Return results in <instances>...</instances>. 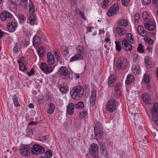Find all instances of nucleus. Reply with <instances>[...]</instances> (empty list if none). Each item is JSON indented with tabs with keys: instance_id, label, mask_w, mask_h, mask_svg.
<instances>
[{
	"instance_id": "f257e3e1",
	"label": "nucleus",
	"mask_w": 158,
	"mask_h": 158,
	"mask_svg": "<svg viewBox=\"0 0 158 158\" xmlns=\"http://www.w3.org/2000/svg\"><path fill=\"white\" fill-rule=\"evenodd\" d=\"M70 94L73 98L76 100L80 99L84 94L83 89L82 86L77 85L74 87Z\"/></svg>"
},
{
	"instance_id": "f03ea898",
	"label": "nucleus",
	"mask_w": 158,
	"mask_h": 158,
	"mask_svg": "<svg viewBox=\"0 0 158 158\" xmlns=\"http://www.w3.org/2000/svg\"><path fill=\"white\" fill-rule=\"evenodd\" d=\"M128 64L127 60L123 57H120L116 63V69L118 70H124Z\"/></svg>"
},
{
	"instance_id": "7c9ffc66",
	"label": "nucleus",
	"mask_w": 158,
	"mask_h": 158,
	"mask_svg": "<svg viewBox=\"0 0 158 158\" xmlns=\"http://www.w3.org/2000/svg\"><path fill=\"white\" fill-rule=\"evenodd\" d=\"M118 25L120 26L126 27L128 24L127 20L125 19H122L120 20L118 23Z\"/></svg>"
},
{
	"instance_id": "f704fd0d",
	"label": "nucleus",
	"mask_w": 158,
	"mask_h": 158,
	"mask_svg": "<svg viewBox=\"0 0 158 158\" xmlns=\"http://www.w3.org/2000/svg\"><path fill=\"white\" fill-rule=\"evenodd\" d=\"M126 37L127 41H128L130 43L133 44L135 43V41L132 38V34L131 33H127L126 35Z\"/></svg>"
},
{
	"instance_id": "a211bd4d",
	"label": "nucleus",
	"mask_w": 158,
	"mask_h": 158,
	"mask_svg": "<svg viewBox=\"0 0 158 158\" xmlns=\"http://www.w3.org/2000/svg\"><path fill=\"white\" fill-rule=\"evenodd\" d=\"M144 26L149 31H153L156 28V24L153 21H150L148 23H145Z\"/></svg>"
},
{
	"instance_id": "a878e982",
	"label": "nucleus",
	"mask_w": 158,
	"mask_h": 158,
	"mask_svg": "<svg viewBox=\"0 0 158 158\" xmlns=\"http://www.w3.org/2000/svg\"><path fill=\"white\" fill-rule=\"evenodd\" d=\"M94 134L95 139L96 140H98L100 139L103 135V132L102 130L98 131L94 130Z\"/></svg>"
},
{
	"instance_id": "c85d7f7f",
	"label": "nucleus",
	"mask_w": 158,
	"mask_h": 158,
	"mask_svg": "<svg viewBox=\"0 0 158 158\" xmlns=\"http://www.w3.org/2000/svg\"><path fill=\"white\" fill-rule=\"evenodd\" d=\"M37 52L40 57H43L45 53L44 47L43 46L40 47L38 49Z\"/></svg>"
},
{
	"instance_id": "5fc2aeb1",
	"label": "nucleus",
	"mask_w": 158,
	"mask_h": 158,
	"mask_svg": "<svg viewBox=\"0 0 158 158\" xmlns=\"http://www.w3.org/2000/svg\"><path fill=\"white\" fill-rule=\"evenodd\" d=\"M19 69L20 70L23 71L26 69L27 68L24 65V64H23V65H21V64H19Z\"/></svg>"
},
{
	"instance_id": "cd10ccee",
	"label": "nucleus",
	"mask_w": 158,
	"mask_h": 158,
	"mask_svg": "<svg viewBox=\"0 0 158 158\" xmlns=\"http://www.w3.org/2000/svg\"><path fill=\"white\" fill-rule=\"evenodd\" d=\"M115 77L114 75H112L109 77L108 82L109 86H112L113 85Z\"/></svg>"
},
{
	"instance_id": "e2e57ef3",
	"label": "nucleus",
	"mask_w": 158,
	"mask_h": 158,
	"mask_svg": "<svg viewBox=\"0 0 158 158\" xmlns=\"http://www.w3.org/2000/svg\"><path fill=\"white\" fill-rule=\"evenodd\" d=\"M138 55L137 54H134L133 56V61H136V60L138 59Z\"/></svg>"
},
{
	"instance_id": "69168bd1",
	"label": "nucleus",
	"mask_w": 158,
	"mask_h": 158,
	"mask_svg": "<svg viewBox=\"0 0 158 158\" xmlns=\"http://www.w3.org/2000/svg\"><path fill=\"white\" fill-rule=\"evenodd\" d=\"M37 123L35 122H30L28 124V125H36Z\"/></svg>"
},
{
	"instance_id": "a19ab883",
	"label": "nucleus",
	"mask_w": 158,
	"mask_h": 158,
	"mask_svg": "<svg viewBox=\"0 0 158 158\" xmlns=\"http://www.w3.org/2000/svg\"><path fill=\"white\" fill-rule=\"evenodd\" d=\"M13 99L14 105L16 106H20V104L18 102V98L16 95H14L13 96Z\"/></svg>"
},
{
	"instance_id": "79ce46f5",
	"label": "nucleus",
	"mask_w": 158,
	"mask_h": 158,
	"mask_svg": "<svg viewBox=\"0 0 158 158\" xmlns=\"http://www.w3.org/2000/svg\"><path fill=\"white\" fill-rule=\"evenodd\" d=\"M61 51L64 52V55H66L68 54V51L67 47L64 45L62 46L61 48Z\"/></svg>"
},
{
	"instance_id": "72a5a7b5",
	"label": "nucleus",
	"mask_w": 158,
	"mask_h": 158,
	"mask_svg": "<svg viewBox=\"0 0 158 158\" xmlns=\"http://www.w3.org/2000/svg\"><path fill=\"white\" fill-rule=\"evenodd\" d=\"M60 91L62 93H65L68 92L69 90V87L67 86H63L62 85L59 86Z\"/></svg>"
},
{
	"instance_id": "a18cd8bd",
	"label": "nucleus",
	"mask_w": 158,
	"mask_h": 158,
	"mask_svg": "<svg viewBox=\"0 0 158 158\" xmlns=\"http://www.w3.org/2000/svg\"><path fill=\"white\" fill-rule=\"evenodd\" d=\"M115 43L116 44V49L117 50L120 51L122 47L120 45V43L118 41H115Z\"/></svg>"
},
{
	"instance_id": "6e6552de",
	"label": "nucleus",
	"mask_w": 158,
	"mask_h": 158,
	"mask_svg": "<svg viewBox=\"0 0 158 158\" xmlns=\"http://www.w3.org/2000/svg\"><path fill=\"white\" fill-rule=\"evenodd\" d=\"M151 112L153 114L152 119L153 121L156 122L158 120V103H156L154 104L151 109Z\"/></svg>"
},
{
	"instance_id": "bf43d9fd",
	"label": "nucleus",
	"mask_w": 158,
	"mask_h": 158,
	"mask_svg": "<svg viewBox=\"0 0 158 158\" xmlns=\"http://www.w3.org/2000/svg\"><path fill=\"white\" fill-rule=\"evenodd\" d=\"M24 34L26 36L27 38H29L31 35L30 33L27 31H24Z\"/></svg>"
},
{
	"instance_id": "f3484780",
	"label": "nucleus",
	"mask_w": 158,
	"mask_h": 158,
	"mask_svg": "<svg viewBox=\"0 0 158 158\" xmlns=\"http://www.w3.org/2000/svg\"><path fill=\"white\" fill-rule=\"evenodd\" d=\"M67 113L69 115L73 114L74 112V106L73 103H69L67 108Z\"/></svg>"
},
{
	"instance_id": "603ef678",
	"label": "nucleus",
	"mask_w": 158,
	"mask_h": 158,
	"mask_svg": "<svg viewBox=\"0 0 158 158\" xmlns=\"http://www.w3.org/2000/svg\"><path fill=\"white\" fill-rule=\"evenodd\" d=\"M19 18L20 23H22L24 21L25 19L24 16L22 15H19Z\"/></svg>"
},
{
	"instance_id": "9d476101",
	"label": "nucleus",
	"mask_w": 158,
	"mask_h": 158,
	"mask_svg": "<svg viewBox=\"0 0 158 158\" xmlns=\"http://www.w3.org/2000/svg\"><path fill=\"white\" fill-rule=\"evenodd\" d=\"M20 151L23 155L28 156L30 153V148L27 145L23 146L20 148Z\"/></svg>"
},
{
	"instance_id": "dca6fc26",
	"label": "nucleus",
	"mask_w": 158,
	"mask_h": 158,
	"mask_svg": "<svg viewBox=\"0 0 158 158\" xmlns=\"http://www.w3.org/2000/svg\"><path fill=\"white\" fill-rule=\"evenodd\" d=\"M47 63L50 65H53L54 63L55 58L51 52H48L47 54Z\"/></svg>"
},
{
	"instance_id": "b1692460",
	"label": "nucleus",
	"mask_w": 158,
	"mask_h": 158,
	"mask_svg": "<svg viewBox=\"0 0 158 158\" xmlns=\"http://www.w3.org/2000/svg\"><path fill=\"white\" fill-rule=\"evenodd\" d=\"M144 61L145 67L149 69L152 66V62L148 56L145 57Z\"/></svg>"
},
{
	"instance_id": "1a4fd4ad",
	"label": "nucleus",
	"mask_w": 158,
	"mask_h": 158,
	"mask_svg": "<svg viewBox=\"0 0 158 158\" xmlns=\"http://www.w3.org/2000/svg\"><path fill=\"white\" fill-rule=\"evenodd\" d=\"M40 68L41 70L46 74L51 73L53 70L54 67L47 65L44 63H41Z\"/></svg>"
},
{
	"instance_id": "de8ad7c7",
	"label": "nucleus",
	"mask_w": 158,
	"mask_h": 158,
	"mask_svg": "<svg viewBox=\"0 0 158 158\" xmlns=\"http://www.w3.org/2000/svg\"><path fill=\"white\" fill-rule=\"evenodd\" d=\"M143 81L145 83L149 82L150 81L149 76L148 75L146 74L144 75Z\"/></svg>"
},
{
	"instance_id": "aec40b11",
	"label": "nucleus",
	"mask_w": 158,
	"mask_h": 158,
	"mask_svg": "<svg viewBox=\"0 0 158 158\" xmlns=\"http://www.w3.org/2000/svg\"><path fill=\"white\" fill-rule=\"evenodd\" d=\"M142 99L145 103L149 104L151 103L150 96L148 94H143L142 96Z\"/></svg>"
},
{
	"instance_id": "4c0bfd02",
	"label": "nucleus",
	"mask_w": 158,
	"mask_h": 158,
	"mask_svg": "<svg viewBox=\"0 0 158 158\" xmlns=\"http://www.w3.org/2000/svg\"><path fill=\"white\" fill-rule=\"evenodd\" d=\"M54 54L55 56V57L57 61L60 63H61L62 62V60L61 59L60 56V53L59 52L57 51H54Z\"/></svg>"
},
{
	"instance_id": "6e6d98bb",
	"label": "nucleus",
	"mask_w": 158,
	"mask_h": 158,
	"mask_svg": "<svg viewBox=\"0 0 158 158\" xmlns=\"http://www.w3.org/2000/svg\"><path fill=\"white\" fill-rule=\"evenodd\" d=\"M35 71L33 68H32L29 72L27 73V75L29 76H30L31 75L34 74Z\"/></svg>"
},
{
	"instance_id": "20e7f679",
	"label": "nucleus",
	"mask_w": 158,
	"mask_h": 158,
	"mask_svg": "<svg viewBox=\"0 0 158 158\" xmlns=\"http://www.w3.org/2000/svg\"><path fill=\"white\" fill-rule=\"evenodd\" d=\"M117 104L114 99L111 98L109 100L106 106V110L111 113L114 111L117 108Z\"/></svg>"
},
{
	"instance_id": "052dcab7",
	"label": "nucleus",
	"mask_w": 158,
	"mask_h": 158,
	"mask_svg": "<svg viewBox=\"0 0 158 158\" xmlns=\"http://www.w3.org/2000/svg\"><path fill=\"white\" fill-rule=\"evenodd\" d=\"M39 139L40 141L44 142L46 140V139L45 136H40Z\"/></svg>"
},
{
	"instance_id": "2f4dec72",
	"label": "nucleus",
	"mask_w": 158,
	"mask_h": 158,
	"mask_svg": "<svg viewBox=\"0 0 158 158\" xmlns=\"http://www.w3.org/2000/svg\"><path fill=\"white\" fill-rule=\"evenodd\" d=\"M132 72L136 74H139L140 73V69L139 66L138 65L133 66L132 68Z\"/></svg>"
},
{
	"instance_id": "49530a36",
	"label": "nucleus",
	"mask_w": 158,
	"mask_h": 158,
	"mask_svg": "<svg viewBox=\"0 0 158 158\" xmlns=\"http://www.w3.org/2000/svg\"><path fill=\"white\" fill-rule=\"evenodd\" d=\"M145 41L150 45H151L153 43V41L148 37H146L144 38Z\"/></svg>"
},
{
	"instance_id": "338daca9",
	"label": "nucleus",
	"mask_w": 158,
	"mask_h": 158,
	"mask_svg": "<svg viewBox=\"0 0 158 158\" xmlns=\"http://www.w3.org/2000/svg\"><path fill=\"white\" fill-rule=\"evenodd\" d=\"M76 12L77 14H79L80 15H81L82 13V12L79 9H77Z\"/></svg>"
},
{
	"instance_id": "864d4df0",
	"label": "nucleus",
	"mask_w": 158,
	"mask_h": 158,
	"mask_svg": "<svg viewBox=\"0 0 158 158\" xmlns=\"http://www.w3.org/2000/svg\"><path fill=\"white\" fill-rule=\"evenodd\" d=\"M130 0H122V4L124 6H127L129 3Z\"/></svg>"
},
{
	"instance_id": "4d7b16f0",
	"label": "nucleus",
	"mask_w": 158,
	"mask_h": 158,
	"mask_svg": "<svg viewBox=\"0 0 158 158\" xmlns=\"http://www.w3.org/2000/svg\"><path fill=\"white\" fill-rule=\"evenodd\" d=\"M134 18L135 19V21L138 22L139 21V19L140 18L139 14L138 13L134 15Z\"/></svg>"
},
{
	"instance_id": "8fccbe9b",
	"label": "nucleus",
	"mask_w": 158,
	"mask_h": 158,
	"mask_svg": "<svg viewBox=\"0 0 158 158\" xmlns=\"http://www.w3.org/2000/svg\"><path fill=\"white\" fill-rule=\"evenodd\" d=\"M45 97L47 99L50 101L52 100L53 99V95L49 93H48L47 94H46Z\"/></svg>"
},
{
	"instance_id": "2eb2a0df",
	"label": "nucleus",
	"mask_w": 158,
	"mask_h": 158,
	"mask_svg": "<svg viewBox=\"0 0 158 158\" xmlns=\"http://www.w3.org/2000/svg\"><path fill=\"white\" fill-rule=\"evenodd\" d=\"M96 94L94 90L92 91L90 100V106L92 107L93 106L95 103L96 101Z\"/></svg>"
},
{
	"instance_id": "c9c22d12",
	"label": "nucleus",
	"mask_w": 158,
	"mask_h": 158,
	"mask_svg": "<svg viewBox=\"0 0 158 158\" xmlns=\"http://www.w3.org/2000/svg\"><path fill=\"white\" fill-rule=\"evenodd\" d=\"M55 109V106L52 103L49 104V106L48 109V113L49 114H52Z\"/></svg>"
},
{
	"instance_id": "c756f323",
	"label": "nucleus",
	"mask_w": 158,
	"mask_h": 158,
	"mask_svg": "<svg viewBox=\"0 0 158 158\" xmlns=\"http://www.w3.org/2000/svg\"><path fill=\"white\" fill-rule=\"evenodd\" d=\"M134 80L135 78L133 75L130 74H128L127 77L125 81L126 84L128 85L130 82L134 81Z\"/></svg>"
},
{
	"instance_id": "7ed1b4c3",
	"label": "nucleus",
	"mask_w": 158,
	"mask_h": 158,
	"mask_svg": "<svg viewBox=\"0 0 158 158\" xmlns=\"http://www.w3.org/2000/svg\"><path fill=\"white\" fill-rule=\"evenodd\" d=\"M29 11L31 14L29 16V19L30 22L31 23L34 25V21L36 19V17L35 15L34 14L35 11V8L32 2H30L29 5Z\"/></svg>"
},
{
	"instance_id": "4468645a",
	"label": "nucleus",
	"mask_w": 158,
	"mask_h": 158,
	"mask_svg": "<svg viewBox=\"0 0 158 158\" xmlns=\"http://www.w3.org/2000/svg\"><path fill=\"white\" fill-rule=\"evenodd\" d=\"M122 88L121 84L118 83L116 84L114 87V94L116 98H120L121 95V89Z\"/></svg>"
},
{
	"instance_id": "bb28decb",
	"label": "nucleus",
	"mask_w": 158,
	"mask_h": 158,
	"mask_svg": "<svg viewBox=\"0 0 158 158\" xmlns=\"http://www.w3.org/2000/svg\"><path fill=\"white\" fill-rule=\"evenodd\" d=\"M137 31L138 33L142 36H145L147 34V31L144 30L143 27L141 26H139L138 27Z\"/></svg>"
},
{
	"instance_id": "423d86ee",
	"label": "nucleus",
	"mask_w": 158,
	"mask_h": 158,
	"mask_svg": "<svg viewBox=\"0 0 158 158\" xmlns=\"http://www.w3.org/2000/svg\"><path fill=\"white\" fill-rule=\"evenodd\" d=\"M118 5L117 4L114 3L109 8L107 13V15L109 16L114 15L119 10Z\"/></svg>"
},
{
	"instance_id": "e433bc0d",
	"label": "nucleus",
	"mask_w": 158,
	"mask_h": 158,
	"mask_svg": "<svg viewBox=\"0 0 158 158\" xmlns=\"http://www.w3.org/2000/svg\"><path fill=\"white\" fill-rule=\"evenodd\" d=\"M109 0H103V4H101V7L104 9H106L108 6Z\"/></svg>"
},
{
	"instance_id": "0eeeda50",
	"label": "nucleus",
	"mask_w": 158,
	"mask_h": 158,
	"mask_svg": "<svg viewBox=\"0 0 158 158\" xmlns=\"http://www.w3.org/2000/svg\"><path fill=\"white\" fill-rule=\"evenodd\" d=\"M31 152L33 154L35 155L42 154L44 152V148L38 144H36L31 148Z\"/></svg>"
},
{
	"instance_id": "ea45409f",
	"label": "nucleus",
	"mask_w": 158,
	"mask_h": 158,
	"mask_svg": "<svg viewBox=\"0 0 158 158\" xmlns=\"http://www.w3.org/2000/svg\"><path fill=\"white\" fill-rule=\"evenodd\" d=\"M102 126L100 123H96L94 127V130L98 131L102 130Z\"/></svg>"
},
{
	"instance_id": "c03bdc74",
	"label": "nucleus",
	"mask_w": 158,
	"mask_h": 158,
	"mask_svg": "<svg viewBox=\"0 0 158 158\" xmlns=\"http://www.w3.org/2000/svg\"><path fill=\"white\" fill-rule=\"evenodd\" d=\"M20 50V48L18 43H16L13 49L14 52H18Z\"/></svg>"
},
{
	"instance_id": "473e14b6",
	"label": "nucleus",
	"mask_w": 158,
	"mask_h": 158,
	"mask_svg": "<svg viewBox=\"0 0 158 158\" xmlns=\"http://www.w3.org/2000/svg\"><path fill=\"white\" fill-rule=\"evenodd\" d=\"M76 49L78 53L83 55H84L85 53V48L82 46L79 45L77 47Z\"/></svg>"
},
{
	"instance_id": "09e8293b",
	"label": "nucleus",
	"mask_w": 158,
	"mask_h": 158,
	"mask_svg": "<svg viewBox=\"0 0 158 158\" xmlns=\"http://www.w3.org/2000/svg\"><path fill=\"white\" fill-rule=\"evenodd\" d=\"M50 151H51L50 150H48L45 153V156L48 158H50L52 156V153Z\"/></svg>"
},
{
	"instance_id": "f8f14e48",
	"label": "nucleus",
	"mask_w": 158,
	"mask_h": 158,
	"mask_svg": "<svg viewBox=\"0 0 158 158\" xmlns=\"http://www.w3.org/2000/svg\"><path fill=\"white\" fill-rule=\"evenodd\" d=\"M58 72L61 75L64 76V78L68 77L70 74V73L68 70L64 66L61 67L58 70Z\"/></svg>"
},
{
	"instance_id": "774afa93",
	"label": "nucleus",
	"mask_w": 158,
	"mask_h": 158,
	"mask_svg": "<svg viewBox=\"0 0 158 158\" xmlns=\"http://www.w3.org/2000/svg\"><path fill=\"white\" fill-rule=\"evenodd\" d=\"M81 15V18L85 20H86V19L85 18V15H84V13H82V14L80 15Z\"/></svg>"
},
{
	"instance_id": "393cba45",
	"label": "nucleus",
	"mask_w": 158,
	"mask_h": 158,
	"mask_svg": "<svg viewBox=\"0 0 158 158\" xmlns=\"http://www.w3.org/2000/svg\"><path fill=\"white\" fill-rule=\"evenodd\" d=\"M116 32L119 36H122L126 32L125 29L121 27H118L116 28Z\"/></svg>"
},
{
	"instance_id": "9b49d317",
	"label": "nucleus",
	"mask_w": 158,
	"mask_h": 158,
	"mask_svg": "<svg viewBox=\"0 0 158 158\" xmlns=\"http://www.w3.org/2000/svg\"><path fill=\"white\" fill-rule=\"evenodd\" d=\"M122 45L126 51H131L132 47L131 45L128 42L126 38H124L122 42Z\"/></svg>"
},
{
	"instance_id": "39448f33",
	"label": "nucleus",
	"mask_w": 158,
	"mask_h": 158,
	"mask_svg": "<svg viewBox=\"0 0 158 158\" xmlns=\"http://www.w3.org/2000/svg\"><path fill=\"white\" fill-rule=\"evenodd\" d=\"M89 152L91 156L95 158L98 157V146L95 143H93L90 146V148L89 150Z\"/></svg>"
},
{
	"instance_id": "4be33fe9",
	"label": "nucleus",
	"mask_w": 158,
	"mask_h": 158,
	"mask_svg": "<svg viewBox=\"0 0 158 158\" xmlns=\"http://www.w3.org/2000/svg\"><path fill=\"white\" fill-rule=\"evenodd\" d=\"M17 25L15 22H10L7 24V28L10 32H13L16 28Z\"/></svg>"
},
{
	"instance_id": "37998d69",
	"label": "nucleus",
	"mask_w": 158,
	"mask_h": 158,
	"mask_svg": "<svg viewBox=\"0 0 158 158\" xmlns=\"http://www.w3.org/2000/svg\"><path fill=\"white\" fill-rule=\"evenodd\" d=\"M75 107L77 108H82L84 106V104L83 102H79L77 104H75Z\"/></svg>"
},
{
	"instance_id": "680f3d73",
	"label": "nucleus",
	"mask_w": 158,
	"mask_h": 158,
	"mask_svg": "<svg viewBox=\"0 0 158 158\" xmlns=\"http://www.w3.org/2000/svg\"><path fill=\"white\" fill-rule=\"evenodd\" d=\"M151 0H143V3L145 5H148L151 2Z\"/></svg>"
},
{
	"instance_id": "3c124183",
	"label": "nucleus",
	"mask_w": 158,
	"mask_h": 158,
	"mask_svg": "<svg viewBox=\"0 0 158 158\" xmlns=\"http://www.w3.org/2000/svg\"><path fill=\"white\" fill-rule=\"evenodd\" d=\"M24 57L21 56L20 57L19 60H18V62L19 64H21V65H23V64L24 63V60H23Z\"/></svg>"
},
{
	"instance_id": "412c9836",
	"label": "nucleus",
	"mask_w": 158,
	"mask_h": 158,
	"mask_svg": "<svg viewBox=\"0 0 158 158\" xmlns=\"http://www.w3.org/2000/svg\"><path fill=\"white\" fill-rule=\"evenodd\" d=\"M100 148L102 150V154L105 158H107L108 156V154L107 151V149L104 143H101L100 144Z\"/></svg>"
},
{
	"instance_id": "6ab92c4d",
	"label": "nucleus",
	"mask_w": 158,
	"mask_h": 158,
	"mask_svg": "<svg viewBox=\"0 0 158 158\" xmlns=\"http://www.w3.org/2000/svg\"><path fill=\"white\" fill-rule=\"evenodd\" d=\"M83 54L77 53L75 54L74 56L72 57L70 60L71 62L76 60H81L83 59L84 57Z\"/></svg>"
},
{
	"instance_id": "5701e85b",
	"label": "nucleus",
	"mask_w": 158,
	"mask_h": 158,
	"mask_svg": "<svg viewBox=\"0 0 158 158\" xmlns=\"http://www.w3.org/2000/svg\"><path fill=\"white\" fill-rule=\"evenodd\" d=\"M41 43V40L40 37L37 35H35L33 40V46L35 47H38Z\"/></svg>"
},
{
	"instance_id": "ddd939ff",
	"label": "nucleus",
	"mask_w": 158,
	"mask_h": 158,
	"mask_svg": "<svg viewBox=\"0 0 158 158\" xmlns=\"http://www.w3.org/2000/svg\"><path fill=\"white\" fill-rule=\"evenodd\" d=\"M12 17V15L7 11H3L0 15V19L2 21H5L7 19Z\"/></svg>"
},
{
	"instance_id": "13d9d810",
	"label": "nucleus",
	"mask_w": 158,
	"mask_h": 158,
	"mask_svg": "<svg viewBox=\"0 0 158 158\" xmlns=\"http://www.w3.org/2000/svg\"><path fill=\"white\" fill-rule=\"evenodd\" d=\"M81 115L83 116L84 117H85L88 114V112L85 111H83L80 113Z\"/></svg>"
},
{
	"instance_id": "58836bf2",
	"label": "nucleus",
	"mask_w": 158,
	"mask_h": 158,
	"mask_svg": "<svg viewBox=\"0 0 158 158\" xmlns=\"http://www.w3.org/2000/svg\"><path fill=\"white\" fill-rule=\"evenodd\" d=\"M137 50L139 53H143L144 52V46L141 44H139L137 48Z\"/></svg>"
},
{
	"instance_id": "0e129e2a",
	"label": "nucleus",
	"mask_w": 158,
	"mask_h": 158,
	"mask_svg": "<svg viewBox=\"0 0 158 158\" xmlns=\"http://www.w3.org/2000/svg\"><path fill=\"white\" fill-rule=\"evenodd\" d=\"M142 17L143 19H146L147 18V12H144L143 13Z\"/></svg>"
}]
</instances>
